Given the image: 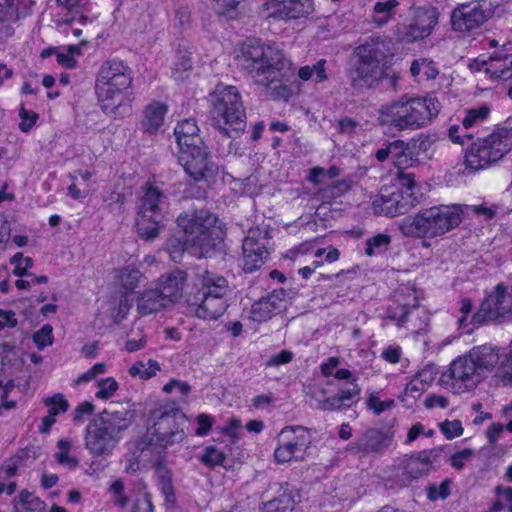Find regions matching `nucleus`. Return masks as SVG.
<instances>
[{"instance_id": "nucleus-1", "label": "nucleus", "mask_w": 512, "mask_h": 512, "mask_svg": "<svg viewBox=\"0 0 512 512\" xmlns=\"http://www.w3.org/2000/svg\"><path fill=\"white\" fill-rule=\"evenodd\" d=\"M235 60L266 94L285 100L290 97L291 90L286 83L292 74L291 63L279 49L257 40H248L239 47Z\"/></svg>"}, {"instance_id": "nucleus-2", "label": "nucleus", "mask_w": 512, "mask_h": 512, "mask_svg": "<svg viewBox=\"0 0 512 512\" xmlns=\"http://www.w3.org/2000/svg\"><path fill=\"white\" fill-rule=\"evenodd\" d=\"M499 362L495 347L482 345L472 348L467 354L457 357L440 376V384L456 394L476 389Z\"/></svg>"}, {"instance_id": "nucleus-3", "label": "nucleus", "mask_w": 512, "mask_h": 512, "mask_svg": "<svg viewBox=\"0 0 512 512\" xmlns=\"http://www.w3.org/2000/svg\"><path fill=\"white\" fill-rule=\"evenodd\" d=\"M132 83V69L122 60L109 59L102 63L96 76L95 94L106 115L123 117L128 112L127 91Z\"/></svg>"}, {"instance_id": "nucleus-4", "label": "nucleus", "mask_w": 512, "mask_h": 512, "mask_svg": "<svg viewBox=\"0 0 512 512\" xmlns=\"http://www.w3.org/2000/svg\"><path fill=\"white\" fill-rule=\"evenodd\" d=\"M439 111L440 103L435 97L404 95L381 108L380 121L399 131L417 130L429 125Z\"/></svg>"}, {"instance_id": "nucleus-5", "label": "nucleus", "mask_w": 512, "mask_h": 512, "mask_svg": "<svg viewBox=\"0 0 512 512\" xmlns=\"http://www.w3.org/2000/svg\"><path fill=\"white\" fill-rule=\"evenodd\" d=\"M462 211L458 206H433L398 222L405 237L433 239L454 229L461 223Z\"/></svg>"}, {"instance_id": "nucleus-6", "label": "nucleus", "mask_w": 512, "mask_h": 512, "mask_svg": "<svg viewBox=\"0 0 512 512\" xmlns=\"http://www.w3.org/2000/svg\"><path fill=\"white\" fill-rule=\"evenodd\" d=\"M151 417L154 422L143 438L144 451L164 454L169 446L184 440L186 416L179 408L165 404L155 409Z\"/></svg>"}, {"instance_id": "nucleus-7", "label": "nucleus", "mask_w": 512, "mask_h": 512, "mask_svg": "<svg viewBox=\"0 0 512 512\" xmlns=\"http://www.w3.org/2000/svg\"><path fill=\"white\" fill-rule=\"evenodd\" d=\"M177 223L187 236L189 253L195 257L205 256L222 241L223 232L217 226V217L208 210L181 215Z\"/></svg>"}, {"instance_id": "nucleus-8", "label": "nucleus", "mask_w": 512, "mask_h": 512, "mask_svg": "<svg viewBox=\"0 0 512 512\" xmlns=\"http://www.w3.org/2000/svg\"><path fill=\"white\" fill-rule=\"evenodd\" d=\"M384 44L371 39L357 48L347 70L351 86L357 90L369 89L381 81L384 75Z\"/></svg>"}, {"instance_id": "nucleus-9", "label": "nucleus", "mask_w": 512, "mask_h": 512, "mask_svg": "<svg viewBox=\"0 0 512 512\" xmlns=\"http://www.w3.org/2000/svg\"><path fill=\"white\" fill-rule=\"evenodd\" d=\"M213 126L232 138L244 131L246 111L235 86L219 85L211 95Z\"/></svg>"}, {"instance_id": "nucleus-10", "label": "nucleus", "mask_w": 512, "mask_h": 512, "mask_svg": "<svg viewBox=\"0 0 512 512\" xmlns=\"http://www.w3.org/2000/svg\"><path fill=\"white\" fill-rule=\"evenodd\" d=\"M512 149V129L499 128L472 146L465 154V166L471 171H478L499 161Z\"/></svg>"}, {"instance_id": "nucleus-11", "label": "nucleus", "mask_w": 512, "mask_h": 512, "mask_svg": "<svg viewBox=\"0 0 512 512\" xmlns=\"http://www.w3.org/2000/svg\"><path fill=\"white\" fill-rule=\"evenodd\" d=\"M488 321L512 322V290L503 284L485 298L470 323L481 325Z\"/></svg>"}, {"instance_id": "nucleus-12", "label": "nucleus", "mask_w": 512, "mask_h": 512, "mask_svg": "<svg viewBox=\"0 0 512 512\" xmlns=\"http://www.w3.org/2000/svg\"><path fill=\"white\" fill-rule=\"evenodd\" d=\"M310 444V434L304 427H284L279 434V443L274 451L275 460L278 463L303 460Z\"/></svg>"}, {"instance_id": "nucleus-13", "label": "nucleus", "mask_w": 512, "mask_h": 512, "mask_svg": "<svg viewBox=\"0 0 512 512\" xmlns=\"http://www.w3.org/2000/svg\"><path fill=\"white\" fill-rule=\"evenodd\" d=\"M269 238V231L266 228L255 227L248 230L242 245L245 272L251 273L265 263L269 255Z\"/></svg>"}, {"instance_id": "nucleus-14", "label": "nucleus", "mask_w": 512, "mask_h": 512, "mask_svg": "<svg viewBox=\"0 0 512 512\" xmlns=\"http://www.w3.org/2000/svg\"><path fill=\"white\" fill-rule=\"evenodd\" d=\"M492 13L490 4L485 0L461 4L453 10L451 24L455 31H471L483 25Z\"/></svg>"}, {"instance_id": "nucleus-15", "label": "nucleus", "mask_w": 512, "mask_h": 512, "mask_svg": "<svg viewBox=\"0 0 512 512\" xmlns=\"http://www.w3.org/2000/svg\"><path fill=\"white\" fill-rule=\"evenodd\" d=\"M178 162L194 181L208 180L217 173V166L210 160L204 144L179 151Z\"/></svg>"}, {"instance_id": "nucleus-16", "label": "nucleus", "mask_w": 512, "mask_h": 512, "mask_svg": "<svg viewBox=\"0 0 512 512\" xmlns=\"http://www.w3.org/2000/svg\"><path fill=\"white\" fill-rule=\"evenodd\" d=\"M439 12L432 6L414 8L412 22L399 28V38L402 41L414 42L431 35L438 24Z\"/></svg>"}, {"instance_id": "nucleus-17", "label": "nucleus", "mask_w": 512, "mask_h": 512, "mask_svg": "<svg viewBox=\"0 0 512 512\" xmlns=\"http://www.w3.org/2000/svg\"><path fill=\"white\" fill-rule=\"evenodd\" d=\"M413 186L414 183H411L402 190H395L390 194L382 193L372 202L374 213L388 217L407 213L416 203L412 193Z\"/></svg>"}, {"instance_id": "nucleus-18", "label": "nucleus", "mask_w": 512, "mask_h": 512, "mask_svg": "<svg viewBox=\"0 0 512 512\" xmlns=\"http://www.w3.org/2000/svg\"><path fill=\"white\" fill-rule=\"evenodd\" d=\"M472 69L484 71L494 80H508L512 78V53L506 44L488 58L480 56L471 65Z\"/></svg>"}, {"instance_id": "nucleus-19", "label": "nucleus", "mask_w": 512, "mask_h": 512, "mask_svg": "<svg viewBox=\"0 0 512 512\" xmlns=\"http://www.w3.org/2000/svg\"><path fill=\"white\" fill-rule=\"evenodd\" d=\"M134 411L127 405L111 403L94 419L120 442L122 433L132 424Z\"/></svg>"}, {"instance_id": "nucleus-20", "label": "nucleus", "mask_w": 512, "mask_h": 512, "mask_svg": "<svg viewBox=\"0 0 512 512\" xmlns=\"http://www.w3.org/2000/svg\"><path fill=\"white\" fill-rule=\"evenodd\" d=\"M391 442L392 437L386 432L377 428H369L355 441L348 444L347 451L361 456L380 454L391 445Z\"/></svg>"}, {"instance_id": "nucleus-21", "label": "nucleus", "mask_w": 512, "mask_h": 512, "mask_svg": "<svg viewBox=\"0 0 512 512\" xmlns=\"http://www.w3.org/2000/svg\"><path fill=\"white\" fill-rule=\"evenodd\" d=\"M85 448L93 457H107L112 454L119 441L95 420L89 422L85 432Z\"/></svg>"}, {"instance_id": "nucleus-22", "label": "nucleus", "mask_w": 512, "mask_h": 512, "mask_svg": "<svg viewBox=\"0 0 512 512\" xmlns=\"http://www.w3.org/2000/svg\"><path fill=\"white\" fill-rule=\"evenodd\" d=\"M284 290H274L268 296L255 302L250 311V318L256 322H265L280 313L286 307Z\"/></svg>"}, {"instance_id": "nucleus-23", "label": "nucleus", "mask_w": 512, "mask_h": 512, "mask_svg": "<svg viewBox=\"0 0 512 512\" xmlns=\"http://www.w3.org/2000/svg\"><path fill=\"white\" fill-rule=\"evenodd\" d=\"M433 450H423L407 456L403 461V469L408 481L427 476L435 460Z\"/></svg>"}, {"instance_id": "nucleus-24", "label": "nucleus", "mask_w": 512, "mask_h": 512, "mask_svg": "<svg viewBox=\"0 0 512 512\" xmlns=\"http://www.w3.org/2000/svg\"><path fill=\"white\" fill-rule=\"evenodd\" d=\"M187 275L184 271L175 270L162 275L157 281V288L169 304L177 302L183 295Z\"/></svg>"}, {"instance_id": "nucleus-25", "label": "nucleus", "mask_w": 512, "mask_h": 512, "mask_svg": "<svg viewBox=\"0 0 512 512\" xmlns=\"http://www.w3.org/2000/svg\"><path fill=\"white\" fill-rule=\"evenodd\" d=\"M230 293L228 280L224 276L213 271H205L200 275L198 295L228 298Z\"/></svg>"}, {"instance_id": "nucleus-26", "label": "nucleus", "mask_w": 512, "mask_h": 512, "mask_svg": "<svg viewBox=\"0 0 512 512\" xmlns=\"http://www.w3.org/2000/svg\"><path fill=\"white\" fill-rule=\"evenodd\" d=\"M179 151L188 150L192 147L203 145L199 135V128L192 118L185 119L177 124L174 129Z\"/></svg>"}, {"instance_id": "nucleus-27", "label": "nucleus", "mask_w": 512, "mask_h": 512, "mask_svg": "<svg viewBox=\"0 0 512 512\" xmlns=\"http://www.w3.org/2000/svg\"><path fill=\"white\" fill-rule=\"evenodd\" d=\"M201 302L195 309V315L203 320L212 321L219 319L228 308V298L211 295H200Z\"/></svg>"}, {"instance_id": "nucleus-28", "label": "nucleus", "mask_w": 512, "mask_h": 512, "mask_svg": "<svg viewBox=\"0 0 512 512\" xmlns=\"http://www.w3.org/2000/svg\"><path fill=\"white\" fill-rule=\"evenodd\" d=\"M164 199L165 196L159 188L148 186L140 200L138 216H159Z\"/></svg>"}, {"instance_id": "nucleus-29", "label": "nucleus", "mask_w": 512, "mask_h": 512, "mask_svg": "<svg viewBox=\"0 0 512 512\" xmlns=\"http://www.w3.org/2000/svg\"><path fill=\"white\" fill-rule=\"evenodd\" d=\"M169 303L165 300L158 288L145 290L137 301V310L141 315L156 313Z\"/></svg>"}, {"instance_id": "nucleus-30", "label": "nucleus", "mask_w": 512, "mask_h": 512, "mask_svg": "<svg viewBox=\"0 0 512 512\" xmlns=\"http://www.w3.org/2000/svg\"><path fill=\"white\" fill-rule=\"evenodd\" d=\"M167 106L161 102H153L144 110L142 128L145 133H155L164 123Z\"/></svg>"}, {"instance_id": "nucleus-31", "label": "nucleus", "mask_w": 512, "mask_h": 512, "mask_svg": "<svg viewBox=\"0 0 512 512\" xmlns=\"http://www.w3.org/2000/svg\"><path fill=\"white\" fill-rule=\"evenodd\" d=\"M313 10V0H284L278 13L283 19H298L308 16Z\"/></svg>"}, {"instance_id": "nucleus-32", "label": "nucleus", "mask_w": 512, "mask_h": 512, "mask_svg": "<svg viewBox=\"0 0 512 512\" xmlns=\"http://www.w3.org/2000/svg\"><path fill=\"white\" fill-rule=\"evenodd\" d=\"M410 73L416 82L421 83L436 79L439 69L433 60L421 57L412 61Z\"/></svg>"}, {"instance_id": "nucleus-33", "label": "nucleus", "mask_w": 512, "mask_h": 512, "mask_svg": "<svg viewBox=\"0 0 512 512\" xmlns=\"http://www.w3.org/2000/svg\"><path fill=\"white\" fill-rule=\"evenodd\" d=\"M142 273L134 266H126L114 270L115 285L125 293L133 292L139 285Z\"/></svg>"}, {"instance_id": "nucleus-34", "label": "nucleus", "mask_w": 512, "mask_h": 512, "mask_svg": "<svg viewBox=\"0 0 512 512\" xmlns=\"http://www.w3.org/2000/svg\"><path fill=\"white\" fill-rule=\"evenodd\" d=\"M399 147L395 149L393 163L400 170L415 166L418 161V147L416 144L405 143L399 140Z\"/></svg>"}, {"instance_id": "nucleus-35", "label": "nucleus", "mask_w": 512, "mask_h": 512, "mask_svg": "<svg viewBox=\"0 0 512 512\" xmlns=\"http://www.w3.org/2000/svg\"><path fill=\"white\" fill-rule=\"evenodd\" d=\"M12 504L13 512H46V503L27 490H22Z\"/></svg>"}, {"instance_id": "nucleus-36", "label": "nucleus", "mask_w": 512, "mask_h": 512, "mask_svg": "<svg viewBox=\"0 0 512 512\" xmlns=\"http://www.w3.org/2000/svg\"><path fill=\"white\" fill-rule=\"evenodd\" d=\"M154 462L158 485L167 501L174 500V487L170 470L162 464L163 454H156Z\"/></svg>"}, {"instance_id": "nucleus-37", "label": "nucleus", "mask_w": 512, "mask_h": 512, "mask_svg": "<svg viewBox=\"0 0 512 512\" xmlns=\"http://www.w3.org/2000/svg\"><path fill=\"white\" fill-rule=\"evenodd\" d=\"M398 0H386L376 2L373 8L372 22L377 27H383L390 22L395 14V9L399 6Z\"/></svg>"}, {"instance_id": "nucleus-38", "label": "nucleus", "mask_w": 512, "mask_h": 512, "mask_svg": "<svg viewBox=\"0 0 512 512\" xmlns=\"http://www.w3.org/2000/svg\"><path fill=\"white\" fill-rule=\"evenodd\" d=\"M136 226L139 237L145 240H153L160 231L158 216H138Z\"/></svg>"}, {"instance_id": "nucleus-39", "label": "nucleus", "mask_w": 512, "mask_h": 512, "mask_svg": "<svg viewBox=\"0 0 512 512\" xmlns=\"http://www.w3.org/2000/svg\"><path fill=\"white\" fill-rule=\"evenodd\" d=\"M294 508V497L290 493H282L278 497L264 503L260 512H292Z\"/></svg>"}, {"instance_id": "nucleus-40", "label": "nucleus", "mask_w": 512, "mask_h": 512, "mask_svg": "<svg viewBox=\"0 0 512 512\" xmlns=\"http://www.w3.org/2000/svg\"><path fill=\"white\" fill-rule=\"evenodd\" d=\"M361 388L358 379H352L335 394L343 407H350L359 399Z\"/></svg>"}, {"instance_id": "nucleus-41", "label": "nucleus", "mask_w": 512, "mask_h": 512, "mask_svg": "<svg viewBox=\"0 0 512 512\" xmlns=\"http://www.w3.org/2000/svg\"><path fill=\"white\" fill-rule=\"evenodd\" d=\"M325 64L326 60L320 59L312 66H303L299 69L298 76L303 81L314 80L317 83L323 82L327 79Z\"/></svg>"}, {"instance_id": "nucleus-42", "label": "nucleus", "mask_w": 512, "mask_h": 512, "mask_svg": "<svg viewBox=\"0 0 512 512\" xmlns=\"http://www.w3.org/2000/svg\"><path fill=\"white\" fill-rule=\"evenodd\" d=\"M72 449V442L68 439H60L57 442V452L55 453V459L60 464L69 469H75L79 461L78 459L70 454Z\"/></svg>"}, {"instance_id": "nucleus-43", "label": "nucleus", "mask_w": 512, "mask_h": 512, "mask_svg": "<svg viewBox=\"0 0 512 512\" xmlns=\"http://www.w3.org/2000/svg\"><path fill=\"white\" fill-rule=\"evenodd\" d=\"M366 395V407L376 415H380L395 406L393 399L381 400L376 391L367 390Z\"/></svg>"}, {"instance_id": "nucleus-44", "label": "nucleus", "mask_w": 512, "mask_h": 512, "mask_svg": "<svg viewBox=\"0 0 512 512\" xmlns=\"http://www.w3.org/2000/svg\"><path fill=\"white\" fill-rule=\"evenodd\" d=\"M160 370L159 364L155 360H148L147 363L142 361L136 362L129 369V374L132 377H139L140 379H150L155 376L157 371Z\"/></svg>"}, {"instance_id": "nucleus-45", "label": "nucleus", "mask_w": 512, "mask_h": 512, "mask_svg": "<svg viewBox=\"0 0 512 512\" xmlns=\"http://www.w3.org/2000/svg\"><path fill=\"white\" fill-rule=\"evenodd\" d=\"M490 113V108L483 105L478 108H472L465 111V116L462 119L463 129L468 130L474 125L484 121Z\"/></svg>"}, {"instance_id": "nucleus-46", "label": "nucleus", "mask_w": 512, "mask_h": 512, "mask_svg": "<svg viewBox=\"0 0 512 512\" xmlns=\"http://www.w3.org/2000/svg\"><path fill=\"white\" fill-rule=\"evenodd\" d=\"M391 243V237L387 234H377L374 237L367 239L365 254L374 256L383 253L387 250Z\"/></svg>"}, {"instance_id": "nucleus-47", "label": "nucleus", "mask_w": 512, "mask_h": 512, "mask_svg": "<svg viewBox=\"0 0 512 512\" xmlns=\"http://www.w3.org/2000/svg\"><path fill=\"white\" fill-rule=\"evenodd\" d=\"M497 376L504 384H512V340L508 345L507 352L502 356L499 363Z\"/></svg>"}, {"instance_id": "nucleus-48", "label": "nucleus", "mask_w": 512, "mask_h": 512, "mask_svg": "<svg viewBox=\"0 0 512 512\" xmlns=\"http://www.w3.org/2000/svg\"><path fill=\"white\" fill-rule=\"evenodd\" d=\"M131 512H154L151 494L146 490L144 482L141 483L139 494L134 500Z\"/></svg>"}, {"instance_id": "nucleus-49", "label": "nucleus", "mask_w": 512, "mask_h": 512, "mask_svg": "<svg viewBox=\"0 0 512 512\" xmlns=\"http://www.w3.org/2000/svg\"><path fill=\"white\" fill-rule=\"evenodd\" d=\"M167 251L173 261L177 262L180 260L181 255L184 251L189 253L187 244V236L184 234L183 238L172 237L167 241Z\"/></svg>"}, {"instance_id": "nucleus-50", "label": "nucleus", "mask_w": 512, "mask_h": 512, "mask_svg": "<svg viewBox=\"0 0 512 512\" xmlns=\"http://www.w3.org/2000/svg\"><path fill=\"white\" fill-rule=\"evenodd\" d=\"M225 460L226 454L214 446L207 447L200 457V461L209 467L222 465Z\"/></svg>"}, {"instance_id": "nucleus-51", "label": "nucleus", "mask_w": 512, "mask_h": 512, "mask_svg": "<svg viewBox=\"0 0 512 512\" xmlns=\"http://www.w3.org/2000/svg\"><path fill=\"white\" fill-rule=\"evenodd\" d=\"M44 404L48 407V413L55 417L61 413H65L69 408L68 401L61 393L46 398Z\"/></svg>"}, {"instance_id": "nucleus-52", "label": "nucleus", "mask_w": 512, "mask_h": 512, "mask_svg": "<svg viewBox=\"0 0 512 512\" xmlns=\"http://www.w3.org/2000/svg\"><path fill=\"white\" fill-rule=\"evenodd\" d=\"M53 341V328L50 324L43 325L33 334V342L39 350H43L44 348L51 346Z\"/></svg>"}, {"instance_id": "nucleus-53", "label": "nucleus", "mask_w": 512, "mask_h": 512, "mask_svg": "<svg viewBox=\"0 0 512 512\" xmlns=\"http://www.w3.org/2000/svg\"><path fill=\"white\" fill-rule=\"evenodd\" d=\"M127 199L124 193L113 191L104 198V202L110 211L114 214H122L125 211Z\"/></svg>"}, {"instance_id": "nucleus-54", "label": "nucleus", "mask_w": 512, "mask_h": 512, "mask_svg": "<svg viewBox=\"0 0 512 512\" xmlns=\"http://www.w3.org/2000/svg\"><path fill=\"white\" fill-rule=\"evenodd\" d=\"M109 492L115 505L124 508L128 504V496L124 492V483L121 479L113 481L109 486Z\"/></svg>"}, {"instance_id": "nucleus-55", "label": "nucleus", "mask_w": 512, "mask_h": 512, "mask_svg": "<svg viewBox=\"0 0 512 512\" xmlns=\"http://www.w3.org/2000/svg\"><path fill=\"white\" fill-rule=\"evenodd\" d=\"M97 385L99 389L95 396L98 399H108L112 397L119 388L117 381L113 377L102 379Z\"/></svg>"}, {"instance_id": "nucleus-56", "label": "nucleus", "mask_w": 512, "mask_h": 512, "mask_svg": "<svg viewBox=\"0 0 512 512\" xmlns=\"http://www.w3.org/2000/svg\"><path fill=\"white\" fill-rule=\"evenodd\" d=\"M106 372L105 363L99 362L94 364L89 370L85 373L81 374L74 380V385L79 386L83 383H88L95 379L98 375L104 374Z\"/></svg>"}, {"instance_id": "nucleus-57", "label": "nucleus", "mask_w": 512, "mask_h": 512, "mask_svg": "<svg viewBox=\"0 0 512 512\" xmlns=\"http://www.w3.org/2000/svg\"><path fill=\"white\" fill-rule=\"evenodd\" d=\"M474 455H475V452L473 449H470V448L463 449L461 451L454 453L450 457V464L454 469L461 470L465 466V463L467 461H470Z\"/></svg>"}, {"instance_id": "nucleus-58", "label": "nucleus", "mask_w": 512, "mask_h": 512, "mask_svg": "<svg viewBox=\"0 0 512 512\" xmlns=\"http://www.w3.org/2000/svg\"><path fill=\"white\" fill-rule=\"evenodd\" d=\"M451 481L445 479L438 486H430L428 488V497L430 500L446 499L450 495Z\"/></svg>"}, {"instance_id": "nucleus-59", "label": "nucleus", "mask_w": 512, "mask_h": 512, "mask_svg": "<svg viewBox=\"0 0 512 512\" xmlns=\"http://www.w3.org/2000/svg\"><path fill=\"white\" fill-rule=\"evenodd\" d=\"M440 430L448 439H453L463 434V427L460 420H446L440 424Z\"/></svg>"}, {"instance_id": "nucleus-60", "label": "nucleus", "mask_w": 512, "mask_h": 512, "mask_svg": "<svg viewBox=\"0 0 512 512\" xmlns=\"http://www.w3.org/2000/svg\"><path fill=\"white\" fill-rule=\"evenodd\" d=\"M19 117L21 119V122L19 124V129L22 132H29L32 127L35 125L38 114L33 111L26 110L23 106L19 110Z\"/></svg>"}, {"instance_id": "nucleus-61", "label": "nucleus", "mask_w": 512, "mask_h": 512, "mask_svg": "<svg viewBox=\"0 0 512 512\" xmlns=\"http://www.w3.org/2000/svg\"><path fill=\"white\" fill-rule=\"evenodd\" d=\"M56 3L69 12L81 13L89 10V0H56Z\"/></svg>"}, {"instance_id": "nucleus-62", "label": "nucleus", "mask_w": 512, "mask_h": 512, "mask_svg": "<svg viewBox=\"0 0 512 512\" xmlns=\"http://www.w3.org/2000/svg\"><path fill=\"white\" fill-rule=\"evenodd\" d=\"M215 10L218 14L232 17L236 12L240 0H214Z\"/></svg>"}, {"instance_id": "nucleus-63", "label": "nucleus", "mask_w": 512, "mask_h": 512, "mask_svg": "<svg viewBox=\"0 0 512 512\" xmlns=\"http://www.w3.org/2000/svg\"><path fill=\"white\" fill-rule=\"evenodd\" d=\"M399 145V140L386 143L383 147L376 151L375 158L379 162H384L390 157L393 159L395 149H398Z\"/></svg>"}, {"instance_id": "nucleus-64", "label": "nucleus", "mask_w": 512, "mask_h": 512, "mask_svg": "<svg viewBox=\"0 0 512 512\" xmlns=\"http://www.w3.org/2000/svg\"><path fill=\"white\" fill-rule=\"evenodd\" d=\"M197 423L198 428L195 433L197 436L203 437L206 436L211 430L214 423V418L208 414L202 413L198 415Z\"/></svg>"}]
</instances>
